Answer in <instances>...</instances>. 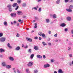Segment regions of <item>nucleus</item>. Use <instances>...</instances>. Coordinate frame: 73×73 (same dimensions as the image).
Returning <instances> with one entry per match:
<instances>
[{
  "label": "nucleus",
  "mask_w": 73,
  "mask_h": 73,
  "mask_svg": "<svg viewBox=\"0 0 73 73\" xmlns=\"http://www.w3.org/2000/svg\"><path fill=\"white\" fill-rule=\"evenodd\" d=\"M11 17H15L16 16V13H12L11 14Z\"/></svg>",
  "instance_id": "nucleus-3"
},
{
  "label": "nucleus",
  "mask_w": 73,
  "mask_h": 73,
  "mask_svg": "<svg viewBox=\"0 0 73 73\" xmlns=\"http://www.w3.org/2000/svg\"><path fill=\"white\" fill-rule=\"evenodd\" d=\"M60 27H64L66 26V24L65 23H62L60 25Z\"/></svg>",
  "instance_id": "nucleus-8"
},
{
  "label": "nucleus",
  "mask_w": 73,
  "mask_h": 73,
  "mask_svg": "<svg viewBox=\"0 0 73 73\" xmlns=\"http://www.w3.org/2000/svg\"><path fill=\"white\" fill-rule=\"evenodd\" d=\"M34 38L35 40H37L38 38L37 37V36H36Z\"/></svg>",
  "instance_id": "nucleus-51"
},
{
  "label": "nucleus",
  "mask_w": 73,
  "mask_h": 73,
  "mask_svg": "<svg viewBox=\"0 0 73 73\" xmlns=\"http://www.w3.org/2000/svg\"><path fill=\"white\" fill-rule=\"evenodd\" d=\"M35 9V10H36V11L37 9V8L36 7H33V8L32 9V10H33V9Z\"/></svg>",
  "instance_id": "nucleus-41"
},
{
  "label": "nucleus",
  "mask_w": 73,
  "mask_h": 73,
  "mask_svg": "<svg viewBox=\"0 0 73 73\" xmlns=\"http://www.w3.org/2000/svg\"><path fill=\"white\" fill-rule=\"evenodd\" d=\"M42 0H38L37 2H40L42 1Z\"/></svg>",
  "instance_id": "nucleus-58"
},
{
  "label": "nucleus",
  "mask_w": 73,
  "mask_h": 73,
  "mask_svg": "<svg viewBox=\"0 0 73 73\" xmlns=\"http://www.w3.org/2000/svg\"><path fill=\"white\" fill-rule=\"evenodd\" d=\"M54 73H57V72L56 71H54Z\"/></svg>",
  "instance_id": "nucleus-64"
},
{
  "label": "nucleus",
  "mask_w": 73,
  "mask_h": 73,
  "mask_svg": "<svg viewBox=\"0 0 73 73\" xmlns=\"http://www.w3.org/2000/svg\"><path fill=\"white\" fill-rule=\"evenodd\" d=\"M42 44H43V45L44 46H45L46 45H47L46 43H45V42H42Z\"/></svg>",
  "instance_id": "nucleus-24"
},
{
  "label": "nucleus",
  "mask_w": 73,
  "mask_h": 73,
  "mask_svg": "<svg viewBox=\"0 0 73 73\" xmlns=\"http://www.w3.org/2000/svg\"><path fill=\"white\" fill-rule=\"evenodd\" d=\"M46 23H49L50 22V21H49V19H46Z\"/></svg>",
  "instance_id": "nucleus-23"
},
{
  "label": "nucleus",
  "mask_w": 73,
  "mask_h": 73,
  "mask_svg": "<svg viewBox=\"0 0 73 73\" xmlns=\"http://www.w3.org/2000/svg\"><path fill=\"white\" fill-rule=\"evenodd\" d=\"M3 36V33H0V37H2Z\"/></svg>",
  "instance_id": "nucleus-36"
},
{
  "label": "nucleus",
  "mask_w": 73,
  "mask_h": 73,
  "mask_svg": "<svg viewBox=\"0 0 73 73\" xmlns=\"http://www.w3.org/2000/svg\"><path fill=\"white\" fill-rule=\"evenodd\" d=\"M42 34V32H39L38 33V35L39 36H41Z\"/></svg>",
  "instance_id": "nucleus-27"
},
{
  "label": "nucleus",
  "mask_w": 73,
  "mask_h": 73,
  "mask_svg": "<svg viewBox=\"0 0 73 73\" xmlns=\"http://www.w3.org/2000/svg\"><path fill=\"white\" fill-rule=\"evenodd\" d=\"M34 56H35V55L34 54H31L30 56V58H31V59H33V57H34Z\"/></svg>",
  "instance_id": "nucleus-20"
},
{
  "label": "nucleus",
  "mask_w": 73,
  "mask_h": 73,
  "mask_svg": "<svg viewBox=\"0 0 73 73\" xmlns=\"http://www.w3.org/2000/svg\"><path fill=\"white\" fill-rule=\"evenodd\" d=\"M69 8H70V9H73V5H70V6L69 7Z\"/></svg>",
  "instance_id": "nucleus-30"
},
{
  "label": "nucleus",
  "mask_w": 73,
  "mask_h": 73,
  "mask_svg": "<svg viewBox=\"0 0 73 73\" xmlns=\"http://www.w3.org/2000/svg\"><path fill=\"white\" fill-rule=\"evenodd\" d=\"M48 45L49 46H51V45H52V44H51V43L48 42Z\"/></svg>",
  "instance_id": "nucleus-43"
},
{
  "label": "nucleus",
  "mask_w": 73,
  "mask_h": 73,
  "mask_svg": "<svg viewBox=\"0 0 73 73\" xmlns=\"http://www.w3.org/2000/svg\"><path fill=\"white\" fill-rule=\"evenodd\" d=\"M19 9V6H17V7L15 8V10H17Z\"/></svg>",
  "instance_id": "nucleus-48"
},
{
  "label": "nucleus",
  "mask_w": 73,
  "mask_h": 73,
  "mask_svg": "<svg viewBox=\"0 0 73 73\" xmlns=\"http://www.w3.org/2000/svg\"><path fill=\"white\" fill-rule=\"evenodd\" d=\"M13 23L14 24H16V23H17V22H16V21H13Z\"/></svg>",
  "instance_id": "nucleus-53"
},
{
  "label": "nucleus",
  "mask_w": 73,
  "mask_h": 73,
  "mask_svg": "<svg viewBox=\"0 0 73 73\" xmlns=\"http://www.w3.org/2000/svg\"><path fill=\"white\" fill-rule=\"evenodd\" d=\"M19 22H21V19H19L18 20Z\"/></svg>",
  "instance_id": "nucleus-60"
},
{
  "label": "nucleus",
  "mask_w": 73,
  "mask_h": 73,
  "mask_svg": "<svg viewBox=\"0 0 73 73\" xmlns=\"http://www.w3.org/2000/svg\"><path fill=\"white\" fill-rule=\"evenodd\" d=\"M19 49H20V47L19 46H18L16 48V50H19Z\"/></svg>",
  "instance_id": "nucleus-18"
},
{
  "label": "nucleus",
  "mask_w": 73,
  "mask_h": 73,
  "mask_svg": "<svg viewBox=\"0 0 73 73\" xmlns=\"http://www.w3.org/2000/svg\"><path fill=\"white\" fill-rule=\"evenodd\" d=\"M24 48H28V45H27L26 46H25Z\"/></svg>",
  "instance_id": "nucleus-50"
},
{
  "label": "nucleus",
  "mask_w": 73,
  "mask_h": 73,
  "mask_svg": "<svg viewBox=\"0 0 73 73\" xmlns=\"http://www.w3.org/2000/svg\"><path fill=\"white\" fill-rule=\"evenodd\" d=\"M66 19L67 21H71L72 20V18L70 17H67L66 18Z\"/></svg>",
  "instance_id": "nucleus-5"
},
{
  "label": "nucleus",
  "mask_w": 73,
  "mask_h": 73,
  "mask_svg": "<svg viewBox=\"0 0 73 73\" xmlns=\"http://www.w3.org/2000/svg\"><path fill=\"white\" fill-rule=\"evenodd\" d=\"M2 65L3 66H7L6 64V62H3L2 63Z\"/></svg>",
  "instance_id": "nucleus-10"
},
{
  "label": "nucleus",
  "mask_w": 73,
  "mask_h": 73,
  "mask_svg": "<svg viewBox=\"0 0 73 73\" xmlns=\"http://www.w3.org/2000/svg\"><path fill=\"white\" fill-rule=\"evenodd\" d=\"M64 31L65 32H67L68 31V28H66L64 30Z\"/></svg>",
  "instance_id": "nucleus-47"
},
{
  "label": "nucleus",
  "mask_w": 73,
  "mask_h": 73,
  "mask_svg": "<svg viewBox=\"0 0 73 73\" xmlns=\"http://www.w3.org/2000/svg\"><path fill=\"white\" fill-rule=\"evenodd\" d=\"M6 38L4 37H2L0 38V41L2 42H4L5 41Z\"/></svg>",
  "instance_id": "nucleus-1"
},
{
  "label": "nucleus",
  "mask_w": 73,
  "mask_h": 73,
  "mask_svg": "<svg viewBox=\"0 0 73 73\" xmlns=\"http://www.w3.org/2000/svg\"><path fill=\"white\" fill-rule=\"evenodd\" d=\"M34 72L35 73H38V70H34Z\"/></svg>",
  "instance_id": "nucleus-34"
},
{
  "label": "nucleus",
  "mask_w": 73,
  "mask_h": 73,
  "mask_svg": "<svg viewBox=\"0 0 73 73\" xmlns=\"http://www.w3.org/2000/svg\"><path fill=\"white\" fill-rule=\"evenodd\" d=\"M28 52H29L30 53H31V52H32V50H31V49H30L29 50H28Z\"/></svg>",
  "instance_id": "nucleus-37"
},
{
  "label": "nucleus",
  "mask_w": 73,
  "mask_h": 73,
  "mask_svg": "<svg viewBox=\"0 0 73 73\" xmlns=\"http://www.w3.org/2000/svg\"><path fill=\"white\" fill-rule=\"evenodd\" d=\"M38 12H41V8L40 7L38 10Z\"/></svg>",
  "instance_id": "nucleus-38"
},
{
  "label": "nucleus",
  "mask_w": 73,
  "mask_h": 73,
  "mask_svg": "<svg viewBox=\"0 0 73 73\" xmlns=\"http://www.w3.org/2000/svg\"><path fill=\"white\" fill-rule=\"evenodd\" d=\"M36 57L38 58H42V56L39 55H37Z\"/></svg>",
  "instance_id": "nucleus-11"
},
{
  "label": "nucleus",
  "mask_w": 73,
  "mask_h": 73,
  "mask_svg": "<svg viewBox=\"0 0 73 73\" xmlns=\"http://www.w3.org/2000/svg\"><path fill=\"white\" fill-rule=\"evenodd\" d=\"M17 26L18 27H19V23H17Z\"/></svg>",
  "instance_id": "nucleus-63"
},
{
  "label": "nucleus",
  "mask_w": 73,
  "mask_h": 73,
  "mask_svg": "<svg viewBox=\"0 0 73 73\" xmlns=\"http://www.w3.org/2000/svg\"><path fill=\"white\" fill-rule=\"evenodd\" d=\"M7 46L9 48H10L11 49L12 48V46H11L10 44L9 43H8Z\"/></svg>",
  "instance_id": "nucleus-17"
},
{
  "label": "nucleus",
  "mask_w": 73,
  "mask_h": 73,
  "mask_svg": "<svg viewBox=\"0 0 73 73\" xmlns=\"http://www.w3.org/2000/svg\"><path fill=\"white\" fill-rule=\"evenodd\" d=\"M17 5V3H15L13 5V7H16Z\"/></svg>",
  "instance_id": "nucleus-12"
},
{
  "label": "nucleus",
  "mask_w": 73,
  "mask_h": 73,
  "mask_svg": "<svg viewBox=\"0 0 73 73\" xmlns=\"http://www.w3.org/2000/svg\"><path fill=\"white\" fill-rule=\"evenodd\" d=\"M17 37H19V36H20V35L19 34V33H17Z\"/></svg>",
  "instance_id": "nucleus-39"
},
{
  "label": "nucleus",
  "mask_w": 73,
  "mask_h": 73,
  "mask_svg": "<svg viewBox=\"0 0 73 73\" xmlns=\"http://www.w3.org/2000/svg\"><path fill=\"white\" fill-rule=\"evenodd\" d=\"M51 62H54V60L52 59L51 60Z\"/></svg>",
  "instance_id": "nucleus-54"
},
{
  "label": "nucleus",
  "mask_w": 73,
  "mask_h": 73,
  "mask_svg": "<svg viewBox=\"0 0 73 73\" xmlns=\"http://www.w3.org/2000/svg\"><path fill=\"white\" fill-rule=\"evenodd\" d=\"M71 33L73 34V29L71 30Z\"/></svg>",
  "instance_id": "nucleus-55"
},
{
  "label": "nucleus",
  "mask_w": 73,
  "mask_h": 73,
  "mask_svg": "<svg viewBox=\"0 0 73 73\" xmlns=\"http://www.w3.org/2000/svg\"><path fill=\"white\" fill-rule=\"evenodd\" d=\"M22 5L23 7H25L27 6V5H26V3H23V4Z\"/></svg>",
  "instance_id": "nucleus-29"
},
{
  "label": "nucleus",
  "mask_w": 73,
  "mask_h": 73,
  "mask_svg": "<svg viewBox=\"0 0 73 73\" xmlns=\"http://www.w3.org/2000/svg\"><path fill=\"white\" fill-rule=\"evenodd\" d=\"M70 49H71V47H68V50H70Z\"/></svg>",
  "instance_id": "nucleus-44"
},
{
  "label": "nucleus",
  "mask_w": 73,
  "mask_h": 73,
  "mask_svg": "<svg viewBox=\"0 0 73 73\" xmlns=\"http://www.w3.org/2000/svg\"><path fill=\"white\" fill-rule=\"evenodd\" d=\"M7 7L9 8H12V5L11 4H9L7 6Z\"/></svg>",
  "instance_id": "nucleus-21"
},
{
  "label": "nucleus",
  "mask_w": 73,
  "mask_h": 73,
  "mask_svg": "<svg viewBox=\"0 0 73 73\" xmlns=\"http://www.w3.org/2000/svg\"><path fill=\"white\" fill-rule=\"evenodd\" d=\"M3 24L5 26H7L8 25V23L7 21H5L3 22Z\"/></svg>",
  "instance_id": "nucleus-16"
},
{
  "label": "nucleus",
  "mask_w": 73,
  "mask_h": 73,
  "mask_svg": "<svg viewBox=\"0 0 73 73\" xmlns=\"http://www.w3.org/2000/svg\"><path fill=\"white\" fill-rule=\"evenodd\" d=\"M58 73H64V72L61 69H60L58 70Z\"/></svg>",
  "instance_id": "nucleus-9"
},
{
  "label": "nucleus",
  "mask_w": 73,
  "mask_h": 73,
  "mask_svg": "<svg viewBox=\"0 0 73 73\" xmlns=\"http://www.w3.org/2000/svg\"><path fill=\"white\" fill-rule=\"evenodd\" d=\"M17 73H21L20 72V71L19 69H17Z\"/></svg>",
  "instance_id": "nucleus-40"
},
{
  "label": "nucleus",
  "mask_w": 73,
  "mask_h": 73,
  "mask_svg": "<svg viewBox=\"0 0 73 73\" xmlns=\"http://www.w3.org/2000/svg\"><path fill=\"white\" fill-rule=\"evenodd\" d=\"M26 39L27 41H29L30 42H32V39L29 38H27Z\"/></svg>",
  "instance_id": "nucleus-7"
},
{
  "label": "nucleus",
  "mask_w": 73,
  "mask_h": 73,
  "mask_svg": "<svg viewBox=\"0 0 73 73\" xmlns=\"http://www.w3.org/2000/svg\"><path fill=\"white\" fill-rule=\"evenodd\" d=\"M42 39V38H41V37H40L39 38V40H41Z\"/></svg>",
  "instance_id": "nucleus-56"
},
{
  "label": "nucleus",
  "mask_w": 73,
  "mask_h": 73,
  "mask_svg": "<svg viewBox=\"0 0 73 73\" xmlns=\"http://www.w3.org/2000/svg\"><path fill=\"white\" fill-rule=\"evenodd\" d=\"M52 16L53 17V19H56L57 18V17H56V15L55 14L53 15Z\"/></svg>",
  "instance_id": "nucleus-25"
},
{
  "label": "nucleus",
  "mask_w": 73,
  "mask_h": 73,
  "mask_svg": "<svg viewBox=\"0 0 73 73\" xmlns=\"http://www.w3.org/2000/svg\"><path fill=\"white\" fill-rule=\"evenodd\" d=\"M6 68H7L8 69H10L11 68V66L10 65H7L6 66Z\"/></svg>",
  "instance_id": "nucleus-19"
},
{
  "label": "nucleus",
  "mask_w": 73,
  "mask_h": 73,
  "mask_svg": "<svg viewBox=\"0 0 73 73\" xmlns=\"http://www.w3.org/2000/svg\"><path fill=\"white\" fill-rule=\"evenodd\" d=\"M43 57L44 59H45V58H46V56H45V55H43Z\"/></svg>",
  "instance_id": "nucleus-49"
},
{
  "label": "nucleus",
  "mask_w": 73,
  "mask_h": 73,
  "mask_svg": "<svg viewBox=\"0 0 73 73\" xmlns=\"http://www.w3.org/2000/svg\"><path fill=\"white\" fill-rule=\"evenodd\" d=\"M9 58V60H11V61H13L14 60V59L13 58V57H10Z\"/></svg>",
  "instance_id": "nucleus-15"
},
{
  "label": "nucleus",
  "mask_w": 73,
  "mask_h": 73,
  "mask_svg": "<svg viewBox=\"0 0 73 73\" xmlns=\"http://www.w3.org/2000/svg\"><path fill=\"white\" fill-rule=\"evenodd\" d=\"M15 68H13V70L14 71V73H16V71L15 70Z\"/></svg>",
  "instance_id": "nucleus-42"
},
{
  "label": "nucleus",
  "mask_w": 73,
  "mask_h": 73,
  "mask_svg": "<svg viewBox=\"0 0 73 73\" xmlns=\"http://www.w3.org/2000/svg\"><path fill=\"white\" fill-rule=\"evenodd\" d=\"M49 67H50V65L48 64H44V68H49Z\"/></svg>",
  "instance_id": "nucleus-4"
},
{
  "label": "nucleus",
  "mask_w": 73,
  "mask_h": 73,
  "mask_svg": "<svg viewBox=\"0 0 73 73\" xmlns=\"http://www.w3.org/2000/svg\"><path fill=\"white\" fill-rule=\"evenodd\" d=\"M5 50L4 49L2 48H1L0 49V53H2V52H5Z\"/></svg>",
  "instance_id": "nucleus-14"
},
{
  "label": "nucleus",
  "mask_w": 73,
  "mask_h": 73,
  "mask_svg": "<svg viewBox=\"0 0 73 73\" xmlns=\"http://www.w3.org/2000/svg\"><path fill=\"white\" fill-rule=\"evenodd\" d=\"M37 26H35L34 27V28H37Z\"/></svg>",
  "instance_id": "nucleus-59"
},
{
  "label": "nucleus",
  "mask_w": 73,
  "mask_h": 73,
  "mask_svg": "<svg viewBox=\"0 0 73 73\" xmlns=\"http://www.w3.org/2000/svg\"><path fill=\"white\" fill-rule=\"evenodd\" d=\"M18 4H20L21 3V0H17V2Z\"/></svg>",
  "instance_id": "nucleus-35"
},
{
  "label": "nucleus",
  "mask_w": 73,
  "mask_h": 73,
  "mask_svg": "<svg viewBox=\"0 0 73 73\" xmlns=\"http://www.w3.org/2000/svg\"><path fill=\"white\" fill-rule=\"evenodd\" d=\"M41 36L42 37H44V38H45L46 37V36H45V34H44V33L42 34Z\"/></svg>",
  "instance_id": "nucleus-26"
},
{
  "label": "nucleus",
  "mask_w": 73,
  "mask_h": 73,
  "mask_svg": "<svg viewBox=\"0 0 73 73\" xmlns=\"http://www.w3.org/2000/svg\"><path fill=\"white\" fill-rule=\"evenodd\" d=\"M66 11H67V12H72V10L71 9H66Z\"/></svg>",
  "instance_id": "nucleus-6"
},
{
  "label": "nucleus",
  "mask_w": 73,
  "mask_h": 73,
  "mask_svg": "<svg viewBox=\"0 0 73 73\" xmlns=\"http://www.w3.org/2000/svg\"><path fill=\"white\" fill-rule=\"evenodd\" d=\"M22 13V12L21 11H18L17 12V13L18 15H20Z\"/></svg>",
  "instance_id": "nucleus-13"
},
{
  "label": "nucleus",
  "mask_w": 73,
  "mask_h": 73,
  "mask_svg": "<svg viewBox=\"0 0 73 73\" xmlns=\"http://www.w3.org/2000/svg\"><path fill=\"white\" fill-rule=\"evenodd\" d=\"M69 2V0H64V2L65 3H68Z\"/></svg>",
  "instance_id": "nucleus-45"
},
{
  "label": "nucleus",
  "mask_w": 73,
  "mask_h": 73,
  "mask_svg": "<svg viewBox=\"0 0 73 73\" xmlns=\"http://www.w3.org/2000/svg\"><path fill=\"white\" fill-rule=\"evenodd\" d=\"M26 71L27 73H30V72H29V69H27L26 70Z\"/></svg>",
  "instance_id": "nucleus-31"
},
{
  "label": "nucleus",
  "mask_w": 73,
  "mask_h": 73,
  "mask_svg": "<svg viewBox=\"0 0 73 73\" xmlns=\"http://www.w3.org/2000/svg\"><path fill=\"white\" fill-rule=\"evenodd\" d=\"M56 4H59L60 3V0H58L56 1Z\"/></svg>",
  "instance_id": "nucleus-22"
},
{
  "label": "nucleus",
  "mask_w": 73,
  "mask_h": 73,
  "mask_svg": "<svg viewBox=\"0 0 73 73\" xmlns=\"http://www.w3.org/2000/svg\"><path fill=\"white\" fill-rule=\"evenodd\" d=\"M34 49L35 50H38V47L36 46H35L34 48Z\"/></svg>",
  "instance_id": "nucleus-28"
},
{
  "label": "nucleus",
  "mask_w": 73,
  "mask_h": 73,
  "mask_svg": "<svg viewBox=\"0 0 73 73\" xmlns=\"http://www.w3.org/2000/svg\"><path fill=\"white\" fill-rule=\"evenodd\" d=\"M69 57H72V54H69Z\"/></svg>",
  "instance_id": "nucleus-46"
},
{
  "label": "nucleus",
  "mask_w": 73,
  "mask_h": 73,
  "mask_svg": "<svg viewBox=\"0 0 73 73\" xmlns=\"http://www.w3.org/2000/svg\"><path fill=\"white\" fill-rule=\"evenodd\" d=\"M57 33H56L54 35V37H57Z\"/></svg>",
  "instance_id": "nucleus-52"
},
{
  "label": "nucleus",
  "mask_w": 73,
  "mask_h": 73,
  "mask_svg": "<svg viewBox=\"0 0 73 73\" xmlns=\"http://www.w3.org/2000/svg\"><path fill=\"white\" fill-rule=\"evenodd\" d=\"M35 19L36 21H38V17H35Z\"/></svg>",
  "instance_id": "nucleus-33"
},
{
  "label": "nucleus",
  "mask_w": 73,
  "mask_h": 73,
  "mask_svg": "<svg viewBox=\"0 0 73 73\" xmlns=\"http://www.w3.org/2000/svg\"><path fill=\"white\" fill-rule=\"evenodd\" d=\"M33 65V63L32 62H30L29 64H27L28 66L31 67L32 66V65Z\"/></svg>",
  "instance_id": "nucleus-2"
},
{
  "label": "nucleus",
  "mask_w": 73,
  "mask_h": 73,
  "mask_svg": "<svg viewBox=\"0 0 73 73\" xmlns=\"http://www.w3.org/2000/svg\"><path fill=\"white\" fill-rule=\"evenodd\" d=\"M48 33L49 34H51V31H48Z\"/></svg>",
  "instance_id": "nucleus-57"
},
{
  "label": "nucleus",
  "mask_w": 73,
  "mask_h": 73,
  "mask_svg": "<svg viewBox=\"0 0 73 73\" xmlns=\"http://www.w3.org/2000/svg\"><path fill=\"white\" fill-rule=\"evenodd\" d=\"M22 47H23V48H25V47L24 45L23 44H22Z\"/></svg>",
  "instance_id": "nucleus-61"
},
{
  "label": "nucleus",
  "mask_w": 73,
  "mask_h": 73,
  "mask_svg": "<svg viewBox=\"0 0 73 73\" xmlns=\"http://www.w3.org/2000/svg\"><path fill=\"white\" fill-rule=\"evenodd\" d=\"M13 9L11 8H9V12H12V11Z\"/></svg>",
  "instance_id": "nucleus-32"
},
{
  "label": "nucleus",
  "mask_w": 73,
  "mask_h": 73,
  "mask_svg": "<svg viewBox=\"0 0 73 73\" xmlns=\"http://www.w3.org/2000/svg\"><path fill=\"white\" fill-rule=\"evenodd\" d=\"M73 2V0H71V1H70V3H72Z\"/></svg>",
  "instance_id": "nucleus-62"
}]
</instances>
